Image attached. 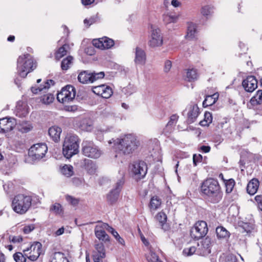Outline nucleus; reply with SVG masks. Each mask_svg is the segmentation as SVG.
<instances>
[{"label":"nucleus","mask_w":262,"mask_h":262,"mask_svg":"<svg viewBox=\"0 0 262 262\" xmlns=\"http://www.w3.org/2000/svg\"><path fill=\"white\" fill-rule=\"evenodd\" d=\"M54 83L55 82L53 80H48L43 85L40 84L39 86H32L31 90L32 92L34 94H38L39 92H45L46 90L49 89L51 85H54Z\"/></svg>","instance_id":"obj_19"},{"label":"nucleus","mask_w":262,"mask_h":262,"mask_svg":"<svg viewBox=\"0 0 262 262\" xmlns=\"http://www.w3.org/2000/svg\"><path fill=\"white\" fill-rule=\"evenodd\" d=\"M113 228L111 226H110L108 225V224H107L106 223H103L100 225H97L95 227V229H102L103 230H104V229H105L110 232L111 231L110 229H113Z\"/></svg>","instance_id":"obj_56"},{"label":"nucleus","mask_w":262,"mask_h":262,"mask_svg":"<svg viewBox=\"0 0 262 262\" xmlns=\"http://www.w3.org/2000/svg\"><path fill=\"white\" fill-rule=\"evenodd\" d=\"M93 123L90 119L84 118L80 122L79 127L84 131L89 132L92 129Z\"/></svg>","instance_id":"obj_29"},{"label":"nucleus","mask_w":262,"mask_h":262,"mask_svg":"<svg viewBox=\"0 0 262 262\" xmlns=\"http://www.w3.org/2000/svg\"><path fill=\"white\" fill-rule=\"evenodd\" d=\"M235 185V181L233 179H230L225 182L226 192L227 193H231Z\"/></svg>","instance_id":"obj_45"},{"label":"nucleus","mask_w":262,"mask_h":262,"mask_svg":"<svg viewBox=\"0 0 262 262\" xmlns=\"http://www.w3.org/2000/svg\"><path fill=\"white\" fill-rule=\"evenodd\" d=\"M61 132V128L57 126H53L48 130L49 136L56 142L59 140Z\"/></svg>","instance_id":"obj_21"},{"label":"nucleus","mask_w":262,"mask_h":262,"mask_svg":"<svg viewBox=\"0 0 262 262\" xmlns=\"http://www.w3.org/2000/svg\"><path fill=\"white\" fill-rule=\"evenodd\" d=\"M82 153L87 157L97 159L102 154L101 150L91 142H83L82 144Z\"/></svg>","instance_id":"obj_7"},{"label":"nucleus","mask_w":262,"mask_h":262,"mask_svg":"<svg viewBox=\"0 0 262 262\" xmlns=\"http://www.w3.org/2000/svg\"><path fill=\"white\" fill-rule=\"evenodd\" d=\"M37 63L33 57L28 53L18 57L17 60V71L18 74L22 78H25L28 73L36 69Z\"/></svg>","instance_id":"obj_3"},{"label":"nucleus","mask_w":262,"mask_h":262,"mask_svg":"<svg viewBox=\"0 0 262 262\" xmlns=\"http://www.w3.org/2000/svg\"><path fill=\"white\" fill-rule=\"evenodd\" d=\"M219 94L216 93L212 95L207 96L203 102L204 107H206L214 104L219 98Z\"/></svg>","instance_id":"obj_26"},{"label":"nucleus","mask_w":262,"mask_h":262,"mask_svg":"<svg viewBox=\"0 0 262 262\" xmlns=\"http://www.w3.org/2000/svg\"><path fill=\"white\" fill-rule=\"evenodd\" d=\"M178 18V16L166 15L164 17V20L166 23H175L177 21Z\"/></svg>","instance_id":"obj_52"},{"label":"nucleus","mask_w":262,"mask_h":262,"mask_svg":"<svg viewBox=\"0 0 262 262\" xmlns=\"http://www.w3.org/2000/svg\"><path fill=\"white\" fill-rule=\"evenodd\" d=\"M140 142L133 134H128L117 138L114 141L115 157L128 156L133 153L139 146Z\"/></svg>","instance_id":"obj_1"},{"label":"nucleus","mask_w":262,"mask_h":262,"mask_svg":"<svg viewBox=\"0 0 262 262\" xmlns=\"http://www.w3.org/2000/svg\"><path fill=\"white\" fill-rule=\"evenodd\" d=\"M13 258L16 262H26L25 253L16 252L13 254Z\"/></svg>","instance_id":"obj_42"},{"label":"nucleus","mask_w":262,"mask_h":262,"mask_svg":"<svg viewBox=\"0 0 262 262\" xmlns=\"http://www.w3.org/2000/svg\"><path fill=\"white\" fill-rule=\"evenodd\" d=\"M96 20H97L96 17H95V16H92L89 19H87V18L85 19L84 20V23L86 26L89 27L91 25L95 23L96 21Z\"/></svg>","instance_id":"obj_58"},{"label":"nucleus","mask_w":262,"mask_h":262,"mask_svg":"<svg viewBox=\"0 0 262 262\" xmlns=\"http://www.w3.org/2000/svg\"><path fill=\"white\" fill-rule=\"evenodd\" d=\"M96 236L100 240L103 242L110 241L109 236L105 231L102 229H95Z\"/></svg>","instance_id":"obj_34"},{"label":"nucleus","mask_w":262,"mask_h":262,"mask_svg":"<svg viewBox=\"0 0 262 262\" xmlns=\"http://www.w3.org/2000/svg\"><path fill=\"white\" fill-rule=\"evenodd\" d=\"M103 43L104 44V49H110L114 45V41L107 37H102Z\"/></svg>","instance_id":"obj_46"},{"label":"nucleus","mask_w":262,"mask_h":262,"mask_svg":"<svg viewBox=\"0 0 262 262\" xmlns=\"http://www.w3.org/2000/svg\"><path fill=\"white\" fill-rule=\"evenodd\" d=\"M79 140L76 135H68L65 138L63 144L62 152L64 157L70 159L79 151Z\"/></svg>","instance_id":"obj_5"},{"label":"nucleus","mask_w":262,"mask_h":262,"mask_svg":"<svg viewBox=\"0 0 262 262\" xmlns=\"http://www.w3.org/2000/svg\"><path fill=\"white\" fill-rule=\"evenodd\" d=\"M259 185L258 179L254 178L248 184L247 191L250 195L254 194L257 191Z\"/></svg>","instance_id":"obj_22"},{"label":"nucleus","mask_w":262,"mask_h":262,"mask_svg":"<svg viewBox=\"0 0 262 262\" xmlns=\"http://www.w3.org/2000/svg\"><path fill=\"white\" fill-rule=\"evenodd\" d=\"M211 238L208 236L198 244L196 254L202 256H206L211 253Z\"/></svg>","instance_id":"obj_14"},{"label":"nucleus","mask_w":262,"mask_h":262,"mask_svg":"<svg viewBox=\"0 0 262 262\" xmlns=\"http://www.w3.org/2000/svg\"><path fill=\"white\" fill-rule=\"evenodd\" d=\"M16 124L15 119L14 118H2L0 119V132L3 133L10 132Z\"/></svg>","instance_id":"obj_16"},{"label":"nucleus","mask_w":262,"mask_h":262,"mask_svg":"<svg viewBox=\"0 0 262 262\" xmlns=\"http://www.w3.org/2000/svg\"><path fill=\"white\" fill-rule=\"evenodd\" d=\"M91 72L88 71H81L78 76V80L81 83H91Z\"/></svg>","instance_id":"obj_24"},{"label":"nucleus","mask_w":262,"mask_h":262,"mask_svg":"<svg viewBox=\"0 0 262 262\" xmlns=\"http://www.w3.org/2000/svg\"><path fill=\"white\" fill-rule=\"evenodd\" d=\"M171 62L170 60H166L165 62L164 66V71L165 72H168L171 68Z\"/></svg>","instance_id":"obj_63"},{"label":"nucleus","mask_w":262,"mask_h":262,"mask_svg":"<svg viewBox=\"0 0 262 262\" xmlns=\"http://www.w3.org/2000/svg\"><path fill=\"white\" fill-rule=\"evenodd\" d=\"M200 114V109L196 104L191 105L188 107L187 123L191 124L195 122Z\"/></svg>","instance_id":"obj_18"},{"label":"nucleus","mask_w":262,"mask_h":262,"mask_svg":"<svg viewBox=\"0 0 262 262\" xmlns=\"http://www.w3.org/2000/svg\"><path fill=\"white\" fill-rule=\"evenodd\" d=\"M66 199L68 202L74 206L77 205L79 202V199L69 195H67L66 196Z\"/></svg>","instance_id":"obj_51"},{"label":"nucleus","mask_w":262,"mask_h":262,"mask_svg":"<svg viewBox=\"0 0 262 262\" xmlns=\"http://www.w3.org/2000/svg\"><path fill=\"white\" fill-rule=\"evenodd\" d=\"M93 45L97 48L100 49H104V44L103 43L102 38H99L98 39H94L93 41Z\"/></svg>","instance_id":"obj_55"},{"label":"nucleus","mask_w":262,"mask_h":262,"mask_svg":"<svg viewBox=\"0 0 262 262\" xmlns=\"http://www.w3.org/2000/svg\"><path fill=\"white\" fill-rule=\"evenodd\" d=\"M151 29L148 41L149 46L152 48L161 47L163 43V38L160 30L159 28Z\"/></svg>","instance_id":"obj_11"},{"label":"nucleus","mask_w":262,"mask_h":262,"mask_svg":"<svg viewBox=\"0 0 262 262\" xmlns=\"http://www.w3.org/2000/svg\"><path fill=\"white\" fill-rule=\"evenodd\" d=\"M211 12V8L208 6H204L202 8L201 13L204 16H207Z\"/></svg>","instance_id":"obj_59"},{"label":"nucleus","mask_w":262,"mask_h":262,"mask_svg":"<svg viewBox=\"0 0 262 262\" xmlns=\"http://www.w3.org/2000/svg\"><path fill=\"white\" fill-rule=\"evenodd\" d=\"M69 48V45L68 44H64L62 47H60L55 53L56 59L59 60L66 55Z\"/></svg>","instance_id":"obj_33"},{"label":"nucleus","mask_w":262,"mask_h":262,"mask_svg":"<svg viewBox=\"0 0 262 262\" xmlns=\"http://www.w3.org/2000/svg\"><path fill=\"white\" fill-rule=\"evenodd\" d=\"M92 91L95 94L106 99L109 98L113 95L112 88L105 84L93 86Z\"/></svg>","instance_id":"obj_15"},{"label":"nucleus","mask_w":262,"mask_h":262,"mask_svg":"<svg viewBox=\"0 0 262 262\" xmlns=\"http://www.w3.org/2000/svg\"><path fill=\"white\" fill-rule=\"evenodd\" d=\"M196 26L192 23L188 24L187 32L186 38L189 39H192L195 38V34L196 32Z\"/></svg>","instance_id":"obj_31"},{"label":"nucleus","mask_w":262,"mask_h":262,"mask_svg":"<svg viewBox=\"0 0 262 262\" xmlns=\"http://www.w3.org/2000/svg\"><path fill=\"white\" fill-rule=\"evenodd\" d=\"M50 210L56 214L63 213L62 206L59 203H55L50 207Z\"/></svg>","instance_id":"obj_44"},{"label":"nucleus","mask_w":262,"mask_h":262,"mask_svg":"<svg viewBox=\"0 0 262 262\" xmlns=\"http://www.w3.org/2000/svg\"><path fill=\"white\" fill-rule=\"evenodd\" d=\"M10 241L13 243H19L23 241V237L21 236H10Z\"/></svg>","instance_id":"obj_57"},{"label":"nucleus","mask_w":262,"mask_h":262,"mask_svg":"<svg viewBox=\"0 0 262 262\" xmlns=\"http://www.w3.org/2000/svg\"><path fill=\"white\" fill-rule=\"evenodd\" d=\"M23 252L30 260L35 261L43 254L42 244L40 242H35L30 247L24 250Z\"/></svg>","instance_id":"obj_8"},{"label":"nucleus","mask_w":262,"mask_h":262,"mask_svg":"<svg viewBox=\"0 0 262 262\" xmlns=\"http://www.w3.org/2000/svg\"><path fill=\"white\" fill-rule=\"evenodd\" d=\"M208 227L206 222L201 221L196 222L190 231L192 238L199 239L205 236L208 232Z\"/></svg>","instance_id":"obj_10"},{"label":"nucleus","mask_w":262,"mask_h":262,"mask_svg":"<svg viewBox=\"0 0 262 262\" xmlns=\"http://www.w3.org/2000/svg\"><path fill=\"white\" fill-rule=\"evenodd\" d=\"M110 229L111 231L110 232L112 234V235L115 237L118 242L121 245L124 246L125 241L122 237H120L118 233L114 228Z\"/></svg>","instance_id":"obj_47"},{"label":"nucleus","mask_w":262,"mask_h":262,"mask_svg":"<svg viewBox=\"0 0 262 262\" xmlns=\"http://www.w3.org/2000/svg\"><path fill=\"white\" fill-rule=\"evenodd\" d=\"M124 183V179L122 177L116 182L115 188L107 195V201L111 204H114L118 200L119 193Z\"/></svg>","instance_id":"obj_12"},{"label":"nucleus","mask_w":262,"mask_h":262,"mask_svg":"<svg viewBox=\"0 0 262 262\" xmlns=\"http://www.w3.org/2000/svg\"><path fill=\"white\" fill-rule=\"evenodd\" d=\"M33 127L31 124L28 121H22L17 124V128L19 132L22 133H26L30 132Z\"/></svg>","instance_id":"obj_28"},{"label":"nucleus","mask_w":262,"mask_h":262,"mask_svg":"<svg viewBox=\"0 0 262 262\" xmlns=\"http://www.w3.org/2000/svg\"><path fill=\"white\" fill-rule=\"evenodd\" d=\"M197 248H195V247L192 246L190 247L189 248H185L183 251V253L184 255L186 256H191L193 254L195 253V252H196Z\"/></svg>","instance_id":"obj_49"},{"label":"nucleus","mask_w":262,"mask_h":262,"mask_svg":"<svg viewBox=\"0 0 262 262\" xmlns=\"http://www.w3.org/2000/svg\"><path fill=\"white\" fill-rule=\"evenodd\" d=\"M95 248L96 251L94 252V254H100L102 256H105V251L104 246L103 243H99L95 245Z\"/></svg>","instance_id":"obj_41"},{"label":"nucleus","mask_w":262,"mask_h":262,"mask_svg":"<svg viewBox=\"0 0 262 262\" xmlns=\"http://www.w3.org/2000/svg\"><path fill=\"white\" fill-rule=\"evenodd\" d=\"M216 233L219 238L227 239L230 235L229 232L223 226H219L216 228Z\"/></svg>","instance_id":"obj_30"},{"label":"nucleus","mask_w":262,"mask_h":262,"mask_svg":"<svg viewBox=\"0 0 262 262\" xmlns=\"http://www.w3.org/2000/svg\"><path fill=\"white\" fill-rule=\"evenodd\" d=\"M161 205V200L157 196H154L150 199L149 207L153 210H156Z\"/></svg>","instance_id":"obj_35"},{"label":"nucleus","mask_w":262,"mask_h":262,"mask_svg":"<svg viewBox=\"0 0 262 262\" xmlns=\"http://www.w3.org/2000/svg\"><path fill=\"white\" fill-rule=\"evenodd\" d=\"M146 61V54L139 47L136 48L135 62L138 64H144Z\"/></svg>","instance_id":"obj_20"},{"label":"nucleus","mask_w":262,"mask_h":262,"mask_svg":"<svg viewBox=\"0 0 262 262\" xmlns=\"http://www.w3.org/2000/svg\"><path fill=\"white\" fill-rule=\"evenodd\" d=\"M186 77L188 81H193L197 79L198 74L196 70L194 69H188L186 73Z\"/></svg>","instance_id":"obj_36"},{"label":"nucleus","mask_w":262,"mask_h":262,"mask_svg":"<svg viewBox=\"0 0 262 262\" xmlns=\"http://www.w3.org/2000/svg\"><path fill=\"white\" fill-rule=\"evenodd\" d=\"M212 120L211 114L209 112H206L204 114V119L200 122V124L202 126H208L211 123Z\"/></svg>","instance_id":"obj_40"},{"label":"nucleus","mask_w":262,"mask_h":262,"mask_svg":"<svg viewBox=\"0 0 262 262\" xmlns=\"http://www.w3.org/2000/svg\"><path fill=\"white\" fill-rule=\"evenodd\" d=\"M156 218L157 220L159 221V224L162 227V229H163L164 230L168 229V226L166 224L167 215L163 211H162L159 212L156 215Z\"/></svg>","instance_id":"obj_27"},{"label":"nucleus","mask_w":262,"mask_h":262,"mask_svg":"<svg viewBox=\"0 0 262 262\" xmlns=\"http://www.w3.org/2000/svg\"><path fill=\"white\" fill-rule=\"evenodd\" d=\"M146 258L148 262H162L159 259V256L151 250L146 255Z\"/></svg>","instance_id":"obj_37"},{"label":"nucleus","mask_w":262,"mask_h":262,"mask_svg":"<svg viewBox=\"0 0 262 262\" xmlns=\"http://www.w3.org/2000/svg\"><path fill=\"white\" fill-rule=\"evenodd\" d=\"M73 58L71 56H69L63 59L61 63V68L62 70H67L72 63Z\"/></svg>","instance_id":"obj_38"},{"label":"nucleus","mask_w":262,"mask_h":262,"mask_svg":"<svg viewBox=\"0 0 262 262\" xmlns=\"http://www.w3.org/2000/svg\"><path fill=\"white\" fill-rule=\"evenodd\" d=\"M136 91L135 88L131 84H129L126 87L123 88V92L127 95H130L133 93H134Z\"/></svg>","instance_id":"obj_53"},{"label":"nucleus","mask_w":262,"mask_h":262,"mask_svg":"<svg viewBox=\"0 0 262 262\" xmlns=\"http://www.w3.org/2000/svg\"><path fill=\"white\" fill-rule=\"evenodd\" d=\"M242 85L246 91L252 92L257 87V80L254 76H249L243 81Z\"/></svg>","instance_id":"obj_17"},{"label":"nucleus","mask_w":262,"mask_h":262,"mask_svg":"<svg viewBox=\"0 0 262 262\" xmlns=\"http://www.w3.org/2000/svg\"><path fill=\"white\" fill-rule=\"evenodd\" d=\"M201 191L206 196L208 201L213 204L220 202L223 195L218 181L213 178L207 179L202 183Z\"/></svg>","instance_id":"obj_2"},{"label":"nucleus","mask_w":262,"mask_h":262,"mask_svg":"<svg viewBox=\"0 0 262 262\" xmlns=\"http://www.w3.org/2000/svg\"><path fill=\"white\" fill-rule=\"evenodd\" d=\"M250 103L253 106L262 103V90L257 91L256 94L251 98Z\"/></svg>","instance_id":"obj_32"},{"label":"nucleus","mask_w":262,"mask_h":262,"mask_svg":"<svg viewBox=\"0 0 262 262\" xmlns=\"http://www.w3.org/2000/svg\"><path fill=\"white\" fill-rule=\"evenodd\" d=\"M76 95V90L72 85L63 88L57 95V100L63 104L68 103L73 100Z\"/></svg>","instance_id":"obj_6"},{"label":"nucleus","mask_w":262,"mask_h":262,"mask_svg":"<svg viewBox=\"0 0 262 262\" xmlns=\"http://www.w3.org/2000/svg\"><path fill=\"white\" fill-rule=\"evenodd\" d=\"M105 257V256H102L100 254H93V260L94 262H102V259Z\"/></svg>","instance_id":"obj_61"},{"label":"nucleus","mask_w":262,"mask_h":262,"mask_svg":"<svg viewBox=\"0 0 262 262\" xmlns=\"http://www.w3.org/2000/svg\"><path fill=\"white\" fill-rule=\"evenodd\" d=\"M47 151L48 147L46 144L37 143L30 148L28 155L33 160H39L45 157Z\"/></svg>","instance_id":"obj_9"},{"label":"nucleus","mask_w":262,"mask_h":262,"mask_svg":"<svg viewBox=\"0 0 262 262\" xmlns=\"http://www.w3.org/2000/svg\"><path fill=\"white\" fill-rule=\"evenodd\" d=\"M255 200L257 203L258 208L262 211V193L255 196Z\"/></svg>","instance_id":"obj_60"},{"label":"nucleus","mask_w":262,"mask_h":262,"mask_svg":"<svg viewBox=\"0 0 262 262\" xmlns=\"http://www.w3.org/2000/svg\"><path fill=\"white\" fill-rule=\"evenodd\" d=\"M50 262H69L66 255L62 252H55L50 258Z\"/></svg>","instance_id":"obj_25"},{"label":"nucleus","mask_w":262,"mask_h":262,"mask_svg":"<svg viewBox=\"0 0 262 262\" xmlns=\"http://www.w3.org/2000/svg\"><path fill=\"white\" fill-rule=\"evenodd\" d=\"M132 172L137 177L141 179L145 177L147 171V167L145 162L142 161L134 162L131 167Z\"/></svg>","instance_id":"obj_13"},{"label":"nucleus","mask_w":262,"mask_h":262,"mask_svg":"<svg viewBox=\"0 0 262 262\" xmlns=\"http://www.w3.org/2000/svg\"><path fill=\"white\" fill-rule=\"evenodd\" d=\"M61 172L67 177L72 176L73 173V167L70 165H65L61 169Z\"/></svg>","instance_id":"obj_39"},{"label":"nucleus","mask_w":262,"mask_h":262,"mask_svg":"<svg viewBox=\"0 0 262 262\" xmlns=\"http://www.w3.org/2000/svg\"><path fill=\"white\" fill-rule=\"evenodd\" d=\"M34 229V227L33 225L26 226L24 227L23 231L25 234H28L31 232Z\"/></svg>","instance_id":"obj_64"},{"label":"nucleus","mask_w":262,"mask_h":262,"mask_svg":"<svg viewBox=\"0 0 262 262\" xmlns=\"http://www.w3.org/2000/svg\"><path fill=\"white\" fill-rule=\"evenodd\" d=\"M202 159V157L201 155H196L194 154L193 156V164L196 166L197 165V163L198 162H200L201 161Z\"/></svg>","instance_id":"obj_62"},{"label":"nucleus","mask_w":262,"mask_h":262,"mask_svg":"<svg viewBox=\"0 0 262 262\" xmlns=\"http://www.w3.org/2000/svg\"><path fill=\"white\" fill-rule=\"evenodd\" d=\"M91 83H93L94 81L102 79L104 77V73L103 72H100L96 73L95 72H91Z\"/></svg>","instance_id":"obj_43"},{"label":"nucleus","mask_w":262,"mask_h":262,"mask_svg":"<svg viewBox=\"0 0 262 262\" xmlns=\"http://www.w3.org/2000/svg\"><path fill=\"white\" fill-rule=\"evenodd\" d=\"M54 100V95L50 93L43 95L41 98L42 102L47 104L52 103Z\"/></svg>","instance_id":"obj_48"},{"label":"nucleus","mask_w":262,"mask_h":262,"mask_svg":"<svg viewBox=\"0 0 262 262\" xmlns=\"http://www.w3.org/2000/svg\"><path fill=\"white\" fill-rule=\"evenodd\" d=\"M178 118H179V116L176 114H174V115H172V116H171L169 121L167 123L166 128H169L171 127V126L172 125H173V124H175L177 123V122L178 120Z\"/></svg>","instance_id":"obj_50"},{"label":"nucleus","mask_w":262,"mask_h":262,"mask_svg":"<svg viewBox=\"0 0 262 262\" xmlns=\"http://www.w3.org/2000/svg\"><path fill=\"white\" fill-rule=\"evenodd\" d=\"M220 125L222 129V131L224 132L225 134H228L231 133V129H228L229 124L227 121L221 122Z\"/></svg>","instance_id":"obj_54"},{"label":"nucleus","mask_w":262,"mask_h":262,"mask_svg":"<svg viewBox=\"0 0 262 262\" xmlns=\"http://www.w3.org/2000/svg\"><path fill=\"white\" fill-rule=\"evenodd\" d=\"M31 196L25 194H18L14 197L12 202L13 210L19 214L25 213L31 206Z\"/></svg>","instance_id":"obj_4"},{"label":"nucleus","mask_w":262,"mask_h":262,"mask_svg":"<svg viewBox=\"0 0 262 262\" xmlns=\"http://www.w3.org/2000/svg\"><path fill=\"white\" fill-rule=\"evenodd\" d=\"M83 167L90 174H94L96 172L97 167L96 164L91 160L84 159Z\"/></svg>","instance_id":"obj_23"}]
</instances>
